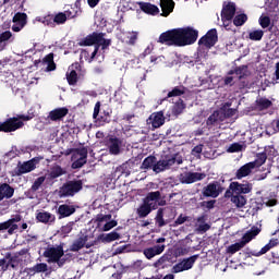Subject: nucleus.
<instances>
[{
    "label": "nucleus",
    "mask_w": 279,
    "mask_h": 279,
    "mask_svg": "<svg viewBox=\"0 0 279 279\" xmlns=\"http://www.w3.org/2000/svg\"><path fill=\"white\" fill-rule=\"evenodd\" d=\"M155 165H156V156L149 155L143 160L141 165V169H143L144 171H148V169H153L154 171Z\"/></svg>",
    "instance_id": "ea45409f"
},
{
    "label": "nucleus",
    "mask_w": 279,
    "mask_h": 279,
    "mask_svg": "<svg viewBox=\"0 0 279 279\" xmlns=\"http://www.w3.org/2000/svg\"><path fill=\"white\" fill-rule=\"evenodd\" d=\"M44 258H48L47 263H53L54 260H59L64 256V243H60L59 245H48L43 254Z\"/></svg>",
    "instance_id": "39448f33"
},
{
    "label": "nucleus",
    "mask_w": 279,
    "mask_h": 279,
    "mask_svg": "<svg viewBox=\"0 0 279 279\" xmlns=\"http://www.w3.org/2000/svg\"><path fill=\"white\" fill-rule=\"evenodd\" d=\"M231 106L232 102H225L221 106L219 111L221 112L222 121H226V119H232V117L236 114V109L230 108Z\"/></svg>",
    "instance_id": "7c9ffc66"
},
{
    "label": "nucleus",
    "mask_w": 279,
    "mask_h": 279,
    "mask_svg": "<svg viewBox=\"0 0 279 279\" xmlns=\"http://www.w3.org/2000/svg\"><path fill=\"white\" fill-rule=\"evenodd\" d=\"M88 241V235H82L78 239H76L72 245L70 246V252H80V250H83V247H92L90 244H86Z\"/></svg>",
    "instance_id": "393cba45"
},
{
    "label": "nucleus",
    "mask_w": 279,
    "mask_h": 279,
    "mask_svg": "<svg viewBox=\"0 0 279 279\" xmlns=\"http://www.w3.org/2000/svg\"><path fill=\"white\" fill-rule=\"evenodd\" d=\"M137 5L144 14H148L149 16H157V14H160L158 5L153 4L151 2H137Z\"/></svg>",
    "instance_id": "412c9836"
},
{
    "label": "nucleus",
    "mask_w": 279,
    "mask_h": 279,
    "mask_svg": "<svg viewBox=\"0 0 279 279\" xmlns=\"http://www.w3.org/2000/svg\"><path fill=\"white\" fill-rule=\"evenodd\" d=\"M202 180H206V172L185 171L179 174V182L181 184H195V182H202Z\"/></svg>",
    "instance_id": "6e6552de"
},
{
    "label": "nucleus",
    "mask_w": 279,
    "mask_h": 279,
    "mask_svg": "<svg viewBox=\"0 0 279 279\" xmlns=\"http://www.w3.org/2000/svg\"><path fill=\"white\" fill-rule=\"evenodd\" d=\"M57 215L59 216V219H66V217L75 215V206L69 204L60 205L57 209Z\"/></svg>",
    "instance_id": "5701e85b"
},
{
    "label": "nucleus",
    "mask_w": 279,
    "mask_h": 279,
    "mask_svg": "<svg viewBox=\"0 0 279 279\" xmlns=\"http://www.w3.org/2000/svg\"><path fill=\"white\" fill-rule=\"evenodd\" d=\"M264 154L267 158H276V156H278V150H276V147H274V145L265 146Z\"/></svg>",
    "instance_id": "5fc2aeb1"
},
{
    "label": "nucleus",
    "mask_w": 279,
    "mask_h": 279,
    "mask_svg": "<svg viewBox=\"0 0 279 279\" xmlns=\"http://www.w3.org/2000/svg\"><path fill=\"white\" fill-rule=\"evenodd\" d=\"M234 14H236V4L234 2L223 4L221 10L222 21H232V19H234Z\"/></svg>",
    "instance_id": "aec40b11"
},
{
    "label": "nucleus",
    "mask_w": 279,
    "mask_h": 279,
    "mask_svg": "<svg viewBox=\"0 0 279 279\" xmlns=\"http://www.w3.org/2000/svg\"><path fill=\"white\" fill-rule=\"evenodd\" d=\"M223 123V117L220 110H215L206 120L207 128H215Z\"/></svg>",
    "instance_id": "b1692460"
},
{
    "label": "nucleus",
    "mask_w": 279,
    "mask_h": 279,
    "mask_svg": "<svg viewBox=\"0 0 279 279\" xmlns=\"http://www.w3.org/2000/svg\"><path fill=\"white\" fill-rule=\"evenodd\" d=\"M218 40L217 28H211L198 40V45L210 49L217 45Z\"/></svg>",
    "instance_id": "9b49d317"
},
{
    "label": "nucleus",
    "mask_w": 279,
    "mask_h": 279,
    "mask_svg": "<svg viewBox=\"0 0 279 279\" xmlns=\"http://www.w3.org/2000/svg\"><path fill=\"white\" fill-rule=\"evenodd\" d=\"M265 162H267V155L264 151L258 153L256 155V159L254 161H251V163H255V169H256V167H263V165H265Z\"/></svg>",
    "instance_id": "3c124183"
},
{
    "label": "nucleus",
    "mask_w": 279,
    "mask_h": 279,
    "mask_svg": "<svg viewBox=\"0 0 279 279\" xmlns=\"http://www.w3.org/2000/svg\"><path fill=\"white\" fill-rule=\"evenodd\" d=\"M259 25L263 29H267L271 25V19L267 15L259 17Z\"/></svg>",
    "instance_id": "13d9d810"
},
{
    "label": "nucleus",
    "mask_w": 279,
    "mask_h": 279,
    "mask_svg": "<svg viewBox=\"0 0 279 279\" xmlns=\"http://www.w3.org/2000/svg\"><path fill=\"white\" fill-rule=\"evenodd\" d=\"M184 108H186L184 100L179 99V101L174 104L172 112L173 114H182V112H184Z\"/></svg>",
    "instance_id": "603ef678"
},
{
    "label": "nucleus",
    "mask_w": 279,
    "mask_h": 279,
    "mask_svg": "<svg viewBox=\"0 0 279 279\" xmlns=\"http://www.w3.org/2000/svg\"><path fill=\"white\" fill-rule=\"evenodd\" d=\"M256 108L257 110H269V108H271V106H274V102H271V100H269L268 98L265 97H260L258 98L256 101Z\"/></svg>",
    "instance_id": "58836bf2"
},
{
    "label": "nucleus",
    "mask_w": 279,
    "mask_h": 279,
    "mask_svg": "<svg viewBox=\"0 0 279 279\" xmlns=\"http://www.w3.org/2000/svg\"><path fill=\"white\" fill-rule=\"evenodd\" d=\"M5 258L9 267L16 269L19 267V256H12V253H7Z\"/></svg>",
    "instance_id": "de8ad7c7"
},
{
    "label": "nucleus",
    "mask_w": 279,
    "mask_h": 279,
    "mask_svg": "<svg viewBox=\"0 0 279 279\" xmlns=\"http://www.w3.org/2000/svg\"><path fill=\"white\" fill-rule=\"evenodd\" d=\"M12 38V32L5 31L0 34V45L1 43H7V40H10Z\"/></svg>",
    "instance_id": "338daca9"
},
{
    "label": "nucleus",
    "mask_w": 279,
    "mask_h": 279,
    "mask_svg": "<svg viewBox=\"0 0 279 279\" xmlns=\"http://www.w3.org/2000/svg\"><path fill=\"white\" fill-rule=\"evenodd\" d=\"M83 189L84 183L82 180H69L59 187L57 195L60 197V199H64L66 197H75V195H77V193H80V191Z\"/></svg>",
    "instance_id": "f03ea898"
},
{
    "label": "nucleus",
    "mask_w": 279,
    "mask_h": 279,
    "mask_svg": "<svg viewBox=\"0 0 279 279\" xmlns=\"http://www.w3.org/2000/svg\"><path fill=\"white\" fill-rule=\"evenodd\" d=\"M258 234H260V228L258 227H252L251 230H248L246 233H244V235L242 236V242L243 245H247V243H250V241H252L253 239H256V236H258Z\"/></svg>",
    "instance_id": "473e14b6"
},
{
    "label": "nucleus",
    "mask_w": 279,
    "mask_h": 279,
    "mask_svg": "<svg viewBox=\"0 0 279 279\" xmlns=\"http://www.w3.org/2000/svg\"><path fill=\"white\" fill-rule=\"evenodd\" d=\"M34 117L19 114L17 117L9 118L4 122H0V132H16V130H21L25 123L23 121H32Z\"/></svg>",
    "instance_id": "7ed1b4c3"
},
{
    "label": "nucleus",
    "mask_w": 279,
    "mask_h": 279,
    "mask_svg": "<svg viewBox=\"0 0 279 279\" xmlns=\"http://www.w3.org/2000/svg\"><path fill=\"white\" fill-rule=\"evenodd\" d=\"M186 94V87L184 85L175 86L172 90H170L167 95L168 98L171 97H182V95Z\"/></svg>",
    "instance_id": "a19ab883"
},
{
    "label": "nucleus",
    "mask_w": 279,
    "mask_h": 279,
    "mask_svg": "<svg viewBox=\"0 0 279 279\" xmlns=\"http://www.w3.org/2000/svg\"><path fill=\"white\" fill-rule=\"evenodd\" d=\"M167 246L165 244H157L143 250V254L147 260H151L155 256H160Z\"/></svg>",
    "instance_id": "6ab92c4d"
},
{
    "label": "nucleus",
    "mask_w": 279,
    "mask_h": 279,
    "mask_svg": "<svg viewBox=\"0 0 279 279\" xmlns=\"http://www.w3.org/2000/svg\"><path fill=\"white\" fill-rule=\"evenodd\" d=\"M47 180V177H38L33 185L31 186V192L32 193H36L37 191L40 190V186H43V184H45V181Z\"/></svg>",
    "instance_id": "8fccbe9b"
},
{
    "label": "nucleus",
    "mask_w": 279,
    "mask_h": 279,
    "mask_svg": "<svg viewBox=\"0 0 279 279\" xmlns=\"http://www.w3.org/2000/svg\"><path fill=\"white\" fill-rule=\"evenodd\" d=\"M198 258L199 254L184 258L182 262L178 263L172 267V274H180L182 271H189V269H193V265H195Z\"/></svg>",
    "instance_id": "1a4fd4ad"
},
{
    "label": "nucleus",
    "mask_w": 279,
    "mask_h": 279,
    "mask_svg": "<svg viewBox=\"0 0 279 279\" xmlns=\"http://www.w3.org/2000/svg\"><path fill=\"white\" fill-rule=\"evenodd\" d=\"M228 75H238V78L241 81L245 80V77L250 75V71L247 70V65H240L235 66L233 70H230Z\"/></svg>",
    "instance_id": "72a5a7b5"
},
{
    "label": "nucleus",
    "mask_w": 279,
    "mask_h": 279,
    "mask_svg": "<svg viewBox=\"0 0 279 279\" xmlns=\"http://www.w3.org/2000/svg\"><path fill=\"white\" fill-rule=\"evenodd\" d=\"M41 23L47 25V27H56V22H54L53 15L44 16Z\"/></svg>",
    "instance_id": "bf43d9fd"
},
{
    "label": "nucleus",
    "mask_w": 279,
    "mask_h": 279,
    "mask_svg": "<svg viewBox=\"0 0 279 279\" xmlns=\"http://www.w3.org/2000/svg\"><path fill=\"white\" fill-rule=\"evenodd\" d=\"M36 219L39 223H53V221H56V216L49 211H39L36 214Z\"/></svg>",
    "instance_id": "c9c22d12"
},
{
    "label": "nucleus",
    "mask_w": 279,
    "mask_h": 279,
    "mask_svg": "<svg viewBox=\"0 0 279 279\" xmlns=\"http://www.w3.org/2000/svg\"><path fill=\"white\" fill-rule=\"evenodd\" d=\"M136 40H138V33L133 32L131 33V35L129 36V41H126L128 45H136Z\"/></svg>",
    "instance_id": "774afa93"
},
{
    "label": "nucleus",
    "mask_w": 279,
    "mask_h": 279,
    "mask_svg": "<svg viewBox=\"0 0 279 279\" xmlns=\"http://www.w3.org/2000/svg\"><path fill=\"white\" fill-rule=\"evenodd\" d=\"M175 165V157H170L166 159H156L155 166H154V172L155 173H162V171H167V169H171Z\"/></svg>",
    "instance_id": "dca6fc26"
},
{
    "label": "nucleus",
    "mask_w": 279,
    "mask_h": 279,
    "mask_svg": "<svg viewBox=\"0 0 279 279\" xmlns=\"http://www.w3.org/2000/svg\"><path fill=\"white\" fill-rule=\"evenodd\" d=\"M147 124L151 125L153 130H158V128H162V125H165V112H153L147 119Z\"/></svg>",
    "instance_id": "2eb2a0df"
},
{
    "label": "nucleus",
    "mask_w": 279,
    "mask_h": 279,
    "mask_svg": "<svg viewBox=\"0 0 279 279\" xmlns=\"http://www.w3.org/2000/svg\"><path fill=\"white\" fill-rule=\"evenodd\" d=\"M98 239L102 241V243H112V241H119V239H121V234H119L117 231H111L107 234H100Z\"/></svg>",
    "instance_id": "4c0bfd02"
},
{
    "label": "nucleus",
    "mask_w": 279,
    "mask_h": 279,
    "mask_svg": "<svg viewBox=\"0 0 279 279\" xmlns=\"http://www.w3.org/2000/svg\"><path fill=\"white\" fill-rule=\"evenodd\" d=\"M255 169V163L247 162L244 166L240 167L235 172V180H243L247 175L252 174V171Z\"/></svg>",
    "instance_id": "4be33fe9"
},
{
    "label": "nucleus",
    "mask_w": 279,
    "mask_h": 279,
    "mask_svg": "<svg viewBox=\"0 0 279 279\" xmlns=\"http://www.w3.org/2000/svg\"><path fill=\"white\" fill-rule=\"evenodd\" d=\"M118 223L119 222H117V220H108V222L104 225L102 231L109 232V230H112V228H117Z\"/></svg>",
    "instance_id": "052dcab7"
},
{
    "label": "nucleus",
    "mask_w": 279,
    "mask_h": 279,
    "mask_svg": "<svg viewBox=\"0 0 279 279\" xmlns=\"http://www.w3.org/2000/svg\"><path fill=\"white\" fill-rule=\"evenodd\" d=\"M62 175H66V169L62 168L59 165L52 166L48 173V180H56L58 178H62Z\"/></svg>",
    "instance_id": "2f4dec72"
},
{
    "label": "nucleus",
    "mask_w": 279,
    "mask_h": 279,
    "mask_svg": "<svg viewBox=\"0 0 279 279\" xmlns=\"http://www.w3.org/2000/svg\"><path fill=\"white\" fill-rule=\"evenodd\" d=\"M77 3H80V0H77L74 4V7H72L70 10H66L65 12H63V14H65V17L68 20L71 19H75L77 16H80V10L77 9Z\"/></svg>",
    "instance_id": "37998d69"
},
{
    "label": "nucleus",
    "mask_w": 279,
    "mask_h": 279,
    "mask_svg": "<svg viewBox=\"0 0 279 279\" xmlns=\"http://www.w3.org/2000/svg\"><path fill=\"white\" fill-rule=\"evenodd\" d=\"M223 193V187L217 181L209 183L207 186L203 189L204 197H219Z\"/></svg>",
    "instance_id": "ddd939ff"
},
{
    "label": "nucleus",
    "mask_w": 279,
    "mask_h": 279,
    "mask_svg": "<svg viewBox=\"0 0 279 279\" xmlns=\"http://www.w3.org/2000/svg\"><path fill=\"white\" fill-rule=\"evenodd\" d=\"M13 25H12V32H21L25 25H27V13L17 12L14 14L13 19Z\"/></svg>",
    "instance_id": "a211bd4d"
},
{
    "label": "nucleus",
    "mask_w": 279,
    "mask_h": 279,
    "mask_svg": "<svg viewBox=\"0 0 279 279\" xmlns=\"http://www.w3.org/2000/svg\"><path fill=\"white\" fill-rule=\"evenodd\" d=\"M161 16H169L175 9V2L173 0H160Z\"/></svg>",
    "instance_id": "c756f323"
},
{
    "label": "nucleus",
    "mask_w": 279,
    "mask_h": 279,
    "mask_svg": "<svg viewBox=\"0 0 279 279\" xmlns=\"http://www.w3.org/2000/svg\"><path fill=\"white\" fill-rule=\"evenodd\" d=\"M74 154H76V156H81L80 158H83L85 160L88 159V148L86 147L75 148Z\"/></svg>",
    "instance_id": "4d7b16f0"
},
{
    "label": "nucleus",
    "mask_w": 279,
    "mask_h": 279,
    "mask_svg": "<svg viewBox=\"0 0 279 279\" xmlns=\"http://www.w3.org/2000/svg\"><path fill=\"white\" fill-rule=\"evenodd\" d=\"M158 206H167V199L160 191L149 192L143 198L142 205L137 208L140 219H145L151 210H158Z\"/></svg>",
    "instance_id": "f257e3e1"
},
{
    "label": "nucleus",
    "mask_w": 279,
    "mask_h": 279,
    "mask_svg": "<svg viewBox=\"0 0 279 279\" xmlns=\"http://www.w3.org/2000/svg\"><path fill=\"white\" fill-rule=\"evenodd\" d=\"M49 266L45 263L36 264L35 266L28 268L29 274H45L48 271Z\"/></svg>",
    "instance_id": "79ce46f5"
},
{
    "label": "nucleus",
    "mask_w": 279,
    "mask_h": 279,
    "mask_svg": "<svg viewBox=\"0 0 279 279\" xmlns=\"http://www.w3.org/2000/svg\"><path fill=\"white\" fill-rule=\"evenodd\" d=\"M108 147L110 154L119 156L121 154V140H119V137H110Z\"/></svg>",
    "instance_id": "f704fd0d"
},
{
    "label": "nucleus",
    "mask_w": 279,
    "mask_h": 279,
    "mask_svg": "<svg viewBox=\"0 0 279 279\" xmlns=\"http://www.w3.org/2000/svg\"><path fill=\"white\" fill-rule=\"evenodd\" d=\"M264 36H265V31L263 29H255L248 33V38L250 40H253V41H260L263 40Z\"/></svg>",
    "instance_id": "c03bdc74"
},
{
    "label": "nucleus",
    "mask_w": 279,
    "mask_h": 279,
    "mask_svg": "<svg viewBox=\"0 0 279 279\" xmlns=\"http://www.w3.org/2000/svg\"><path fill=\"white\" fill-rule=\"evenodd\" d=\"M158 43L161 45H167L168 47H180L178 28L161 33Z\"/></svg>",
    "instance_id": "423d86ee"
},
{
    "label": "nucleus",
    "mask_w": 279,
    "mask_h": 279,
    "mask_svg": "<svg viewBox=\"0 0 279 279\" xmlns=\"http://www.w3.org/2000/svg\"><path fill=\"white\" fill-rule=\"evenodd\" d=\"M155 221H156V223L158 225L159 228H163V226H167V222L165 221V210L162 208H159L157 210Z\"/></svg>",
    "instance_id": "49530a36"
},
{
    "label": "nucleus",
    "mask_w": 279,
    "mask_h": 279,
    "mask_svg": "<svg viewBox=\"0 0 279 279\" xmlns=\"http://www.w3.org/2000/svg\"><path fill=\"white\" fill-rule=\"evenodd\" d=\"M71 232H73V222H69L68 225L61 227V234H64V236L71 234Z\"/></svg>",
    "instance_id": "69168bd1"
},
{
    "label": "nucleus",
    "mask_w": 279,
    "mask_h": 279,
    "mask_svg": "<svg viewBox=\"0 0 279 279\" xmlns=\"http://www.w3.org/2000/svg\"><path fill=\"white\" fill-rule=\"evenodd\" d=\"M87 162L86 159L80 157L72 163V169H82L83 166H85Z\"/></svg>",
    "instance_id": "e2e57ef3"
},
{
    "label": "nucleus",
    "mask_w": 279,
    "mask_h": 279,
    "mask_svg": "<svg viewBox=\"0 0 279 279\" xmlns=\"http://www.w3.org/2000/svg\"><path fill=\"white\" fill-rule=\"evenodd\" d=\"M39 64H47L46 71L49 73L51 71H56V62L53 61V53L47 54L43 61L35 60L34 66H39Z\"/></svg>",
    "instance_id": "a878e982"
},
{
    "label": "nucleus",
    "mask_w": 279,
    "mask_h": 279,
    "mask_svg": "<svg viewBox=\"0 0 279 279\" xmlns=\"http://www.w3.org/2000/svg\"><path fill=\"white\" fill-rule=\"evenodd\" d=\"M244 23H247V14L240 13L233 16V25H235V27H243Z\"/></svg>",
    "instance_id": "a18cd8bd"
},
{
    "label": "nucleus",
    "mask_w": 279,
    "mask_h": 279,
    "mask_svg": "<svg viewBox=\"0 0 279 279\" xmlns=\"http://www.w3.org/2000/svg\"><path fill=\"white\" fill-rule=\"evenodd\" d=\"M11 197H14V187L8 183L0 184V202L11 199Z\"/></svg>",
    "instance_id": "bb28decb"
},
{
    "label": "nucleus",
    "mask_w": 279,
    "mask_h": 279,
    "mask_svg": "<svg viewBox=\"0 0 279 279\" xmlns=\"http://www.w3.org/2000/svg\"><path fill=\"white\" fill-rule=\"evenodd\" d=\"M254 190V184H252L250 181H243L242 183H239L238 181H233L230 183L228 191H231V193L238 194V195H247L252 193Z\"/></svg>",
    "instance_id": "0eeeda50"
},
{
    "label": "nucleus",
    "mask_w": 279,
    "mask_h": 279,
    "mask_svg": "<svg viewBox=\"0 0 279 279\" xmlns=\"http://www.w3.org/2000/svg\"><path fill=\"white\" fill-rule=\"evenodd\" d=\"M66 114H69V108L61 107L50 111L48 117L50 121H60V119H64Z\"/></svg>",
    "instance_id": "cd10ccee"
},
{
    "label": "nucleus",
    "mask_w": 279,
    "mask_h": 279,
    "mask_svg": "<svg viewBox=\"0 0 279 279\" xmlns=\"http://www.w3.org/2000/svg\"><path fill=\"white\" fill-rule=\"evenodd\" d=\"M167 260H169V257L167 255H163L154 263V267L156 269H160V267H162L165 263H167Z\"/></svg>",
    "instance_id": "0e129e2a"
},
{
    "label": "nucleus",
    "mask_w": 279,
    "mask_h": 279,
    "mask_svg": "<svg viewBox=\"0 0 279 279\" xmlns=\"http://www.w3.org/2000/svg\"><path fill=\"white\" fill-rule=\"evenodd\" d=\"M22 220L23 216L16 214L11 219L4 222H0V232H5V230H8V234H13L14 232H16V230H19V225L16 223H19Z\"/></svg>",
    "instance_id": "9d476101"
},
{
    "label": "nucleus",
    "mask_w": 279,
    "mask_h": 279,
    "mask_svg": "<svg viewBox=\"0 0 279 279\" xmlns=\"http://www.w3.org/2000/svg\"><path fill=\"white\" fill-rule=\"evenodd\" d=\"M245 245L240 241L234 244H231L227 247V254H236V252H241Z\"/></svg>",
    "instance_id": "09e8293b"
},
{
    "label": "nucleus",
    "mask_w": 279,
    "mask_h": 279,
    "mask_svg": "<svg viewBox=\"0 0 279 279\" xmlns=\"http://www.w3.org/2000/svg\"><path fill=\"white\" fill-rule=\"evenodd\" d=\"M105 37L106 33L94 32L93 34H89L85 38L81 39L78 45L80 47H93V45L99 47V43H101V40H104Z\"/></svg>",
    "instance_id": "f8f14e48"
},
{
    "label": "nucleus",
    "mask_w": 279,
    "mask_h": 279,
    "mask_svg": "<svg viewBox=\"0 0 279 279\" xmlns=\"http://www.w3.org/2000/svg\"><path fill=\"white\" fill-rule=\"evenodd\" d=\"M36 162H38L36 158L25 161L19 167L17 175H23L24 173H31V171H34V169H36Z\"/></svg>",
    "instance_id": "c85d7f7f"
},
{
    "label": "nucleus",
    "mask_w": 279,
    "mask_h": 279,
    "mask_svg": "<svg viewBox=\"0 0 279 279\" xmlns=\"http://www.w3.org/2000/svg\"><path fill=\"white\" fill-rule=\"evenodd\" d=\"M227 151L228 154H236L239 151H243V145L240 143H233L228 147Z\"/></svg>",
    "instance_id": "6e6d98bb"
},
{
    "label": "nucleus",
    "mask_w": 279,
    "mask_h": 279,
    "mask_svg": "<svg viewBox=\"0 0 279 279\" xmlns=\"http://www.w3.org/2000/svg\"><path fill=\"white\" fill-rule=\"evenodd\" d=\"M112 219V215H104V214H98L96 216V221L97 223H104V221H110Z\"/></svg>",
    "instance_id": "680f3d73"
},
{
    "label": "nucleus",
    "mask_w": 279,
    "mask_h": 279,
    "mask_svg": "<svg viewBox=\"0 0 279 279\" xmlns=\"http://www.w3.org/2000/svg\"><path fill=\"white\" fill-rule=\"evenodd\" d=\"M54 19V25H64V23H66L68 17L66 14H64V12H59L56 15H53Z\"/></svg>",
    "instance_id": "864d4df0"
},
{
    "label": "nucleus",
    "mask_w": 279,
    "mask_h": 279,
    "mask_svg": "<svg viewBox=\"0 0 279 279\" xmlns=\"http://www.w3.org/2000/svg\"><path fill=\"white\" fill-rule=\"evenodd\" d=\"M81 69H82V65L80 64V62L72 63L69 66L70 72H66L65 77H66L68 84L70 86H76L77 85V82H78L77 71H80Z\"/></svg>",
    "instance_id": "f3484780"
},
{
    "label": "nucleus",
    "mask_w": 279,
    "mask_h": 279,
    "mask_svg": "<svg viewBox=\"0 0 279 279\" xmlns=\"http://www.w3.org/2000/svg\"><path fill=\"white\" fill-rule=\"evenodd\" d=\"M179 34V47L195 45L199 37V32L191 26L177 28Z\"/></svg>",
    "instance_id": "20e7f679"
},
{
    "label": "nucleus",
    "mask_w": 279,
    "mask_h": 279,
    "mask_svg": "<svg viewBox=\"0 0 279 279\" xmlns=\"http://www.w3.org/2000/svg\"><path fill=\"white\" fill-rule=\"evenodd\" d=\"M225 197L231 199V203L238 208H243L247 204V196L243 194H234V192L230 190L225 192Z\"/></svg>",
    "instance_id": "4468645a"
},
{
    "label": "nucleus",
    "mask_w": 279,
    "mask_h": 279,
    "mask_svg": "<svg viewBox=\"0 0 279 279\" xmlns=\"http://www.w3.org/2000/svg\"><path fill=\"white\" fill-rule=\"evenodd\" d=\"M270 246L268 244H266L265 246L262 247V250L259 252H252L250 251V248H246V251H242L240 253V256H244V260L246 258H250L251 256H263V254H267V252H269Z\"/></svg>",
    "instance_id": "e433bc0d"
}]
</instances>
